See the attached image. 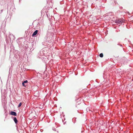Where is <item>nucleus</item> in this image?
<instances>
[{
	"mask_svg": "<svg viewBox=\"0 0 133 133\" xmlns=\"http://www.w3.org/2000/svg\"><path fill=\"white\" fill-rule=\"evenodd\" d=\"M124 19H118L116 20L115 23L118 24H121L124 22Z\"/></svg>",
	"mask_w": 133,
	"mask_h": 133,
	"instance_id": "f257e3e1",
	"label": "nucleus"
},
{
	"mask_svg": "<svg viewBox=\"0 0 133 133\" xmlns=\"http://www.w3.org/2000/svg\"><path fill=\"white\" fill-rule=\"evenodd\" d=\"M9 114L11 115H14L15 116H17L16 113V112L13 111H11Z\"/></svg>",
	"mask_w": 133,
	"mask_h": 133,
	"instance_id": "f03ea898",
	"label": "nucleus"
},
{
	"mask_svg": "<svg viewBox=\"0 0 133 133\" xmlns=\"http://www.w3.org/2000/svg\"><path fill=\"white\" fill-rule=\"evenodd\" d=\"M38 32V30H36L33 34L32 36H34L36 35L37 34Z\"/></svg>",
	"mask_w": 133,
	"mask_h": 133,
	"instance_id": "7ed1b4c3",
	"label": "nucleus"
},
{
	"mask_svg": "<svg viewBox=\"0 0 133 133\" xmlns=\"http://www.w3.org/2000/svg\"><path fill=\"white\" fill-rule=\"evenodd\" d=\"M14 122L16 124H17L18 123V121L16 117H14L13 119Z\"/></svg>",
	"mask_w": 133,
	"mask_h": 133,
	"instance_id": "20e7f679",
	"label": "nucleus"
},
{
	"mask_svg": "<svg viewBox=\"0 0 133 133\" xmlns=\"http://www.w3.org/2000/svg\"><path fill=\"white\" fill-rule=\"evenodd\" d=\"M103 55L102 53H101L99 55V56L101 57H103Z\"/></svg>",
	"mask_w": 133,
	"mask_h": 133,
	"instance_id": "39448f33",
	"label": "nucleus"
},
{
	"mask_svg": "<svg viewBox=\"0 0 133 133\" xmlns=\"http://www.w3.org/2000/svg\"><path fill=\"white\" fill-rule=\"evenodd\" d=\"M22 103H20L18 105V108L20 107L21 106V105H22Z\"/></svg>",
	"mask_w": 133,
	"mask_h": 133,
	"instance_id": "423d86ee",
	"label": "nucleus"
},
{
	"mask_svg": "<svg viewBox=\"0 0 133 133\" xmlns=\"http://www.w3.org/2000/svg\"><path fill=\"white\" fill-rule=\"evenodd\" d=\"M23 82H24V83H27L28 82V81L26 80L25 81H24Z\"/></svg>",
	"mask_w": 133,
	"mask_h": 133,
	"instance_id": "0eeeda50",
	"label": "nucleus"
},
{
	"mask_svg": "<svg viewBox=\"0 0 133 133\" xmlns=\"http://www.w3.org/2000/svg\"><path fill=\"white\" fill-rule=\"evenodd\" d=\"M22 84L23 86L25 87V85L24 84V82H23L22 83Z\"/></svg>",
	"mask_w": 133,
	"mask_h": 133,
	"instance_id": "6e6552de",
	"label": "nucleus"
},
{
	"mask_svg": "<svg viewBox=\"0 0 133 133\" xmlns=\"http://www.w3.org/2000/svg\"><path fill=\"white\" fill-rule=\"evenodd\" d=\"M2 10H1V11H2Z\"/></svg>",
	"mask_w": 133,
	"mask_h": 133,
	"instance_id": "1a4fd4ad",
	"label": "nucleus"
}]
</instances>
